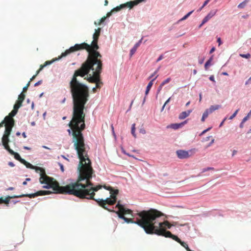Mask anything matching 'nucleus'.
Here are the masks:
<instances>
[{
    "label": "nucleus",
    "mask_w": 251,
    "mask_h": 251,
    "mask_svg": "<svg viewBox=\"0 0 251 251\" xmlns=\"http://www.w3.org/2000/svg\"><path fill=\"white\" fill-rule=\"evenodd\" d=\"M102 70L101 59L85 60L80 68L75 71L69 83L70 92L73 102V117L69 123V134L73 137L83 136L82 131L85 128L84 113L85 105L88 100L89 92L88 87L77 79V76L84 77L92 83H96V87L100 89L103 85L100 79Z\"/></svg>",
    "instance_id": "f257e3e1"
},
{
    "label": "nucleus",
    "mask_w": 251,
    "mask_h": 251,
    "mask_svg": "<svg viewBox=\"0 0 251 251\" xmlns=\"http://www.w3.org/2000/svg\"><path fill=\"white\" fill-rule=\"evenodd\" d=\"M72 142L79 159L77 167L78 176L76 181L62 188L64 189L62 194L74 195L79 199L95 201V192L100 189L101 186L99 185L94 187L91 182V179L95 175L86 150L84 137H73Z\"/></svg>",
    "instance_id": "f03ea898"
},
{
    "label": "nucleus",
    "mask_w": 251,
    "mask_h": 251,
    "mask_svg": "<svg viewBox=\"0 0 251 251\" xmlns=\"http://www.w3.org/2000/svg\"><path fill=\"white\" fill-rule=\"evenodd\" d=\"M140 215L142 219L137 223L147 234H155L171 238L172 234L170 231L162 228H158L156 225L157 219L163 216V213L156 209H151L148 211L142 212Z\"/></svg>",
    "instance_id": "7ed1b4c3"
},
{
    "label": "nucleus",
    "mask_w": 251,
    "mask_h": 251,
    "mask_svg": "<svg viewBox=\"0 0 251 251\" xmlns=\"http://www.w3.org/2000/svg\"><path fill=\"white\" fill-rule=\"evenodd\" d=\"M100 30L101 28L100 27L95 29V32L93 35V40L91 44L89 45L85 42L79 44H76L74 46L70 47L68 50H66L65 52L62 53L61 56L65 57L72 52L85 50L88 53L86 60L101 59L102 55L97 50L99 49L98 42Z\"/></svg>",
    "instance_id": "20e7f679"
},
{
    "label": "nucleus",
    "mask_w": 251,
    "mask_h": 251,
    "mask_svg": "<svg viewBox=\"0 0 251 251\" xmlns=\"http://www.w3.org/2000/svg\"><path fill=\"white\" fill-rule=\"evenodd\" d=\"M33 169H35L37 173H40V182L45 184L43 187L45 188H52L56 193L62 194L64 186H60L59 183L52 177H49L46 174L45 170L41 167L34 166Z\"/></svg>",
    "instance_id": "39448f33"
},
{
    "label": "nucleus",
    "mask_w": 251,
    "mask_h": 251,
    "mask_svg": "<svg viewBox=\"0 0 251 251\" xmlns=\"http://www.w3.org/2000/svg\"><path fill=\"white\" fill-rule=\"evenodd\" d=\"M116 208H118V210L115 212V213L118 215V217L120 218L123 219L127 223H135L138 225H139L137 222L140 221V220L142 219V217L140 215V214L144 211H146V210H143L137 213V215L139 216V217L137 218L136 221L134 222L133 221L132 218H127L125 217V215L128 214L131 215L133 217V216L132 214V211L129 209L125 208L124 205L121 204L120 201H118L117 204L116 205ZM147 211H148V210Z\"/></svg>",
    "instance_id": "423d86ee"
},
{
    "label": "nucleus",
    "mask_w": 251,
    "mask_h": 251,
    "mask_svg": "<svg viewBox=\"0 0 251 251\" xmlns=\"http://www.w3.org/2000/svg\"><path fill=\"white\" fill-rule=\"evenodd\" d=\"M119 193V190H116L114 193H111L110 198H107L105 200L98 199L95 200V201L98 203L99 206L102 207L104 209L108 210L110 212H116L115 210H111L107 208L106 204L112 205L114 204L117 201V196Z\"/></svg>",
    "instance_id": "0eeeda50"
},
{
    "label": "nucleus",
    "mask_w": 251,
    "mask_h": 251,
    "mask_svg": "<svg viewBox=\"0 0 251 251\" xmlns=\"http://www.w3.org/2000/svg\"><path fill=\"white\" fill-rule=\"evenodd\" d=\"M51 193V192L50 191H47V190H40L39 191L35 193L31 194H25V195H22L20 196H14L12 197H7L6 198L4 199L3 203H5L6 204H8L10 199L12 198H22L24 197H27L30 198H35L36 197L39 196H43L46 195H49Z\"/></svg>",
    "instance_id": "6e6552de"
},
{
    "label": "nucleus",
    "mask_w": 251,
    "mask_h": 251,
    "mask_svg": "<svg viewBox=\"0 0 251 251\" xmlns=\"http://www.w3.org/2000/svg\"><path fill=\"white\" fill-rule=\"evenodd\" d=\"M196 149H193L188 151L179 150L176 151L177 156L179 159H186L190 157L195 153Z\"/></svg>",
    "instance_id": "1a4fd4ad"
},
{
    "label": "nucleus",
    "mask_w": 251,
    "mask_h": 251,
    "mask_svg": "<svg viewBox=\"0 0 251 251\" xmlns=\"http://www.w3.org/2000/svg\"><path fill=\"white\" fill-rule=\"evenodd\" d=\"M219 105H211L209 108L206 109L204 112L203 113L201 121L203 122L205 120L208 116L209 114L212 113L214 111L219 109Z\"/></svg>",
    "instance_id": "9d476101"
},
{
    "label": "nucleus",
    "mask_w": 251,
    "mask_h": 251,
    "mask_svg": "<svg viewBox=\"0 0 251 251\" xmlns=\"http://www.w3.org/2000/svg\"><path fill=\"white\" fill-rule=\"evenodd\" d=\"M156 224H157V226L158 228H162L163 229L171 228L172 226H175L176 224H171L168 221H165L164 222H158V220H157V223Z\"/></svg>",
    "instance_id": "9b49d317"
},
{
    "label": "nucleus",
    "mask_w": 251,
    "mask_h": 251,
    "mask_svg": "<svg viewBox=\"0 0 251 251\" xmlns=\"http://www.w3.org/2000/svg\"><path fill=\"white\" fill-rule=\"evenodd\" d=\"M14 126V123H9L8 122L5 121V129L4 135H6V136H9L12 131V127Z\"/></svg>",
    "instance_id": "f8f14e48"
},
{
    "label": "nucleus",
    "mask_w": 251,
    "mask_h": 251,
    "mask_svg": "<svg viewBox=\"0 0 251 251\" xmlns=\"http://www.w3.org/2000/svg\"><path fill=\"white\" fill-rule=\"evenodd\" d=\"M18 111L13 109L12 111L9 114V115L5 117V121L9 123H14V120L13 119V117L16 115Z\"/></svg>",
    "instance_id": "ddd939ff"
},
{
    "label": "nucleus",
    "mask_w": 251,
    "mask_h": 251,
    "mask_svg": "<svg viewBox=\"0 0 251 251\" xmlns=\"http://www.w3.org/2000/svg\"><path fill=\"white\" fill-rule=\"evenodd\" d=\"M192 110H188L186 111L182 112L179 115L178 118L180 120H183L189 116V115L190 114V113L192 112Z\"/></svg>",
    "instance_id": "4468645a"
},
{
    "label": "nucleus",
    "mask_w": 251,
    "mask_h": 251,
    "mask_svg": "<svg viewBox=\"0 0 251 251\" xmlns=\"http://www.w3.org/2000/svg\"><path fill=\"white\" fill-rule=\"evenodd\" d=\"M141 42V40H140L138 43L135 44L134 47L130 50V56H132L136 52L137 48L140 46Z\"/></svg>",
    "instance_id": "2eb2a0df"
},
{
    "label": "nucleus",
    "mask_w": 251,
    "mask_h": 251,
    "mask_svg": "<svg viewBox=\"0 0 251 251\" xmlns=\"http://www.w3.org/2000/svg\"><path fill=\"white\" fill-rule=\"evenodd\" d=\"M11 155H13L14 156V158L20 161L21 163L22 162V161H24V159L22 158L20 156V154L15 151H13V153H10Z\"/></svg>",
    "instance_id": "dca6fc26"
},
{
    "label": "nucleus",
    "mask_w": 251,
    "mask_h": 251,
    "mask_svg": "<svg viewBox=\"0 0 251 251\" xmlns=\"http://www.w3.org/2000/svg\"><path fill=\"white\" fill-rule=\"evenodd\" d=\"M107 17H107V15L106 16H103L98 22L95 21L94 22V24L96 25H100L102 23H103L105 21L106 18H107Z\"/></svg>",
    "instance_id": "f3484780"
},
{
    "label": "nucleus",
    "mask_w": 251,
    "mask_h": 251,
    "mask_svg": "<svg viewBox=\"0 0 251 251\" xmlns=\"http://www.w3.org/2000/svg\"><path fill=\"white\" fill-rule=\"evenodd\" d=\"M158 75H156V76H155L154 78H153L150 82L149 83H148L147 86V89H151V88L152 85H153V81L157 78V77H158Z\"/></svg>",
    "instance_id": "a211bd4d"
},
{
    "label": "nucleus",
    "mask_w": 251,
    "mask_h": 251,
    "mask_svg": "<svg viewBox=\"0 0 251 251\" xmlns=\"http://www.w3.org/2000/svg\"><path fill=\"white\" fill-rule=\"evenodd\" d=\"M23 161H22V162L21 163H22L24 165H25L27 168H30V169H32L34 168V166H33L30 163H29L27 162V161H26L25 159H24Z\"/></svg>",
    "instance_id": "6ab92c4d"
},
{
    "label": "nucleus",
    "mask_w": 251,
    "mask_h": 251,
    "mask_svg": "<svg viewBox=\"0 0 251 251\" xmlns=\"http://www.w3.org/2000/svg\"><path fill=\"white\" fill-rule=\"evenodd\" d=\"M62 55V54H61V55L60 56H59V57L58 58H56L55 59L52 60V61H46L45 63L43 64V65H41V66H44V68L45 67H46L47 65H50L52 63V62H53L55 60H58V59L61 58L62 57L61 56Z\"/></svg>",
    "instance_id": "aec40b11"
},
{
    "label": "nucleus",
    "mask_w": 251,
    "mask_h": 251,
    "mask_svg": "<svg viewBox=\"0 0 251 251\" xmlns=\"http://www.w3.org/2000/svg\"><path fill=\"white\" fill-rule=\"evenodd\" d=\"M213 59V57L211 56L205 63L204 65L205 69L206 70L208 69V67L211 65V62Z\"/></svg>",
    "instance_id": "412c9836"
},
{
    "label": "nucleus",
    "mask_w": 251,
    "mask_h": 251,
    "mask_svg": "<svg viewBox=\"0 0 251 251\" xmlns=\"http://www.w3.org/2000/svg\"><path fill=\"white\" fill-rule=\"evenodd\" d=\"M170 127L174 129H177L181 127V126L180 125V123L179 124H171L170 126Z\"/></svg>",
    "instance_id": "4be33fe9"
},
{
    "label": "nucleus",
    "mask_w": 251,
    "mask_h": 251,
    "mask_svg": "<svg viewBox=\"0 0 251 251\" xmlns=\"http://www.w3.org/2000/svg\"><path fill=\"white\" fill-rule=\"evenodd\" d=\"M9 142V136H6V135H3V137L2 138V144H5H5L8 143Z\"/></svg>",
    "instance_id": "5701e85b"
},
{
    "label": "nucleus",
    "mask_w": 251,
    "mask_h": 251,
    "mask_svg": "<svg viewBox=\"0 0 251 251\" xmlns=\"http://www.w3.org/2000/svg\"><path fill=\"white\" fill-rule=\"evenodd\" d=\"M249 0H245L238 5L239 8H243L246 5Z\"/></svg>",
    "instance_id": "b1692460"
},
{
    "label": "nucleus",
    "mask_w": 251,
    "mask_h": 251,
    "mask_svg": "<svg viewBox=\"0 0 251 251\" xmlns=\"http://www.w3.org/2000/svg\"><path fill=\"white\" fill-rule=\"evenodd\" d=\"M2 145L4 146L5 149H6L10 153H13V151L10 148L8 145V143H5Z\"/></svg>",
    "instance_id": "393cba45"
},
{
    "label": "nucleus",
    "mask_w": 251,
    "mask_h": 251,
    "mask_svg": "<svg viewBox=\"0 0 251 251\" xmlns=\"http://www.w3.org/2000/svg\"><path fill=\"white\" fill-rule=\"evenodd\" d=\"M179 244L182 247H183L187 250V251H192V250H191L190 249V248H189L188 245L185 242L181 241Z\"/></svg>",
    "instance_id": "a878e982"
},
{
    "label": "nucleus",
    "mask_w": 251,
    "mask_h": 251,
    "mask_svg": "<svg viewBox=\"0 0 251 251\" xmlns=\"http://www.w3.org/2000/svg\"><path fill=\"white\" fill-rule=\"evenodd\" d=\"M105 188L110 191V195H111V193H114L115 192L116 190H118V189H114L111 186L105 187Z\"/></svg>",
    "instance_id": "bb28decb"
},
{
    "label": "nucleus",
    "mask_w": 251,
    "mask_h": 251,
    "mask_svg": "<svg viewBox=\"0 0 251 251\" xmlns=\"http://www.w3.org/2000/svg\"><path fill=\"white\" fill-rule=\"evenodd\" d=\"M212 16H213V15H211V14L209 13L206 17H205L203 19V20H202L201 25H203L205 23H206Z\"/></svg>",
    "instance_id": "cd10ccee"
},
{
    "label": "nucleus",
    "mask_w": 251,
    "mask_h": 251,
    "mask_svg": "<svg viewBox=\"0 0 251 251\" xmlns=\"http://www.w3.org/2000/svg\"><path fill=\"white\" fill-rule=\"evenodd\" d=\"M131 134L134 137H136V135L135 134V124H133L132 125L131 127Z\"/></svg>",
    "instance_id": "c85d7f7f"
},
{
    "label": "nucleus",
    "mask_w": 251,
    "mask_h": 251,
    "mask_svg": "<svg viewBox=\"0 0 251 251\" xmlns=\"http://www.w3.org/2000/svg\"><path fill=\"white\" fill-rule=\"evenodd\" d=\"M171 238L173 239V240H175L178 243H180L182 241L177 236L175 235L174 234H172Z\"/></svg>",
    "instance_id": "c756f323"
},
{
    "label": "nucleus",
    "mask_w": 251,
    "mask_h": 251,
    "mask_svg": "<svg viewBox=\"0 0 251 251\" xmlns=\"http://www.w3.org/2000/svg\"><path fill=\"white\" fill-rule=\"evenodd\" d=\"M25 99V95L24 94V92H22L18 97V100H21L22 102Z\"/></svg>",
    "instance_id": "7c9ffc66"
},
{
    "label": "nucleus",
    "mask_w": 251,
    "mask_h": 251,
    "mask_svg": "<svg viewBox=\"0 0 251 251\" xmlns=\"http://www.w3.org/2000/svg\"><path fill=\"white\" fill-rule=\"evenodd\" d=\"M194 12V10H192L190 12H189L188 13H187L186 15H185L183 17H182L180 21H184L188 18L189 16Z\"/></svg>",
    "instance_id": "2f4dec72"
},
{
    "label": "nucleus",
    "mask_w": 251,
    "mask_h": 251,
    "mask_svg": "<svg viewBox=\"0 0 251 251\" xmlns=\"http://www.w3.org/2000/svg\"><path fill=\"white\" fill-rule=\"evenodd\" d=\"M210 1V0H206L204 2V3H203V5H202V6H201V8H199V9L198 10V11H201L202 10V8H203L205 6H206Z\"/></svg>",
    "instance_id": "473e14b6"
},
{
    "label": "nucleus",
    "mask_w": 251,
    "mask_h": 251,
    "mask_svg": "<svg viewBox=\"0 0 251 251\" xmlns=\"http://www.w3.org/2000/svg\"><path fill=\"white\" fill-rule=\"evenodd\" d=\"M251 116V110L248 113V115L243 118V122H245L246 121H247L250 117Z\"/></svg>",
    "instance_id": "72a5a7b5"
},
{
    "label": "nucleus",
    "mask_w": 251,
    "mask_h": 251,
    "mask_svg": "<svg viewBox=\"0 0 251 251\" xmlns=\"http://www.w3.org/2000/svg\"><path fill=\"white\" fill-rule=\"evenodd\" d=\"M159 71V69H158L157 70H156L152 74H151L148 78V79L150 80L151 78H152L157 73V72Z\"/></svg>",
    "instance_id": "f704fd0d"
},
{
    "label": "nucleus",
    "mask_w": 251,
    "mask_h": 251,
    "mask_svg": "<svg viewBox=\"0 0 251 251\" xmlns=\"http://www.w3.org/2000/svg\"><path fill=\"white\" fill-rule=\"evenodd\" d=\"M240 56L242 57L245 58H249L251 57V54L250 53L247 54H240Z\"/></svg>",
    "instance_id": "c9c22d12"
},
{
    "label": "nucleus",
    "mask_w": 251,
    "mask_h": 251,
    "mask_svg": "<svg viewBox=\"0 0 251 251\" xmlns=\"http://www.w3.org/2000/svg\"><path fill=\"white\" fill-rule=\"evenodd\" d=\"M171 79L170 77L167 78L166 79L164 80L162 83V85H164L165 84L169 83L171 81Z\"/></svg>",
    "instance_id": "e433bc0d"
},
{
    "label": "nucleus",
    "mask_w": 251,
    "mask_h": 251,
    "mask_svg": "<svg viewBox=\"0 0 251 251\" xmlns=\"http://www.w3.org/2000/svg\"><path fill=\"white\" fill-rule=\"evenodd\" d=\"M239 109H237L236 110L235 112L229 118V119L230 120H231L233 118H234L236 115H237V113L238 112Z\"/></svg>",
    "instance_id": "4c0bfd02"
},
{
    "label": "nucleus",
    "mask_w": 251,
    "mask_h": 251,
    "mask_svg": "<svg viewBox=\"0 0 251 251\" xmlns=\"http://www.w3.org/2000/svg\"><path fill=\"white\" fill-rule=\"evenodd\" d=\"M29 85H30V81H29L27 83V84H26V85L23 88V92H25L27 91Z\"/></svg>",
    "instance_id": "58836bf2"
},
{
    "label": "nucleus",
    "mask_w": 251,
    "mask_h": 251,
    "mask_svg": "<svg viewBox=\"0 0 251 251\" xmlns=\"http://www.w3.org/2000/svg\"><path fill=\"white\" fill-rule=\"evenodd\" d=\"M44 68V66H41L40 65V68L36 72V73L35 75H36V76L39 74V73H40V72L43 70V69Z\"/></svg>",
    "instance_id": "ea45409f"
},
{
    "label": "nucleus",
    "mask_w": 251,
    "mask_h": 251,
    "mask_svg": "<svg viewBox=\"0 0 251 251\" xmlns=\"http://www.w3.org/2000/svg\"><path fill=\"white\" fill-rule=\"evenodd\" d=\"M21 106H19V105L17 104H15L14 105V108H13V109L14 110H16L17 111H18V109Z\"/></svg>",
    "instance_id": "a19ab883"
},
{
    "label": "nucleus",
    "mask_w": 251,
    "mask_h": 251,
    "mask_svg": "<svg viewBox=\"0 0 251 251\" xmlns=\"http://www.w3.org/2000/svg\"><path fill=\"white\" fill-rule=\"evenodd\" d=\"M140 133L145 134L146 133V130L144 128H141L139 130Z\"/></svg>",
    "instance_id": "79ce46f5"
},
{
    "label": "nucleus",
    "mask_w": 251,
    "mask_h": 251,
    "mask_svg": "<svg viewBox=\"0 0 251 251\" xmlns=\"http://www.w3.org/2000/svg\"><path fill=\"white\" fill-rule=\"evenodd\" d=\"M213 170V168H210V167H208L207 168L203 169L202 170V172H205V171H208V170Z\"/></svg>",
    "instance_id": "37998d69"
},
{
    "label": "nucleus",
    "mask_w": 251,
    "mask_h": 251,
    "mask_svg": "<svg viewBox=\"0 0 251 251\" xmlns=\"http://www.w3.org/2000/svg\"><path fill=\"white\" fill-rule=\"evenodd\" d=\"M22 101L21 100H17L16 104L19 105V106H21L22 104Z\"/></svg>",
    "instance_id": "c03bdc74"
},
{
    "label": "nucleus",
    "mask_w": 251,
    "mask_h": 251,
    "mask_svg": "<svg viewBox=\"0 0 251 251\" xmlns=\"http://www.w3.org/2000/svg\"><path fill=\"white\" fill-rule=\"evenodd\" d=\"M42 80L38 81V82H37L36 83H35L34 86H37L40 85L42 83Z\"/></svg>",
    "instance_id": "a18cd8bd"
},
{
    "label": "nucleus",
    "mask_w": 251,
    "mask_h": 251,
    "mask_svg": "<svg viewBox=\"0 0 251 251\" xmlns=\"http://www.w3.org/2000/svg\"><path fill=\"white\" fill-rule=\"evenodd\" d=\"M163 55H160L159 57L158 58V59L156 60V62H159V61L161 60L163 58Z\"/></svg>",
    "instance_id": "49530a36"
},
{
    "label": "nucleus",
    "mask_w": 251,
    "mask_h": 251,
    "mask_svg": "<svg viewBox=\"0 0 251 251\" xmlns=\"http://www.w3.org/2000/svg\"><path fill=\"white\" fill-rule=\"evenodd\" d=\"M164 85H162V84L161 83L160 85H159V86L158 87V93L160 92V91L161 90L163 86Z\"/></svg>",
    "instance_id": "de8ad7c7"
},
{
    "label": "nucleus",
    "mask_w": 251,
    "mask_h": 251,
    "mask_svg": "<svg viewBox=\"0 0 251 251\" xmlns=\"http://www.w3.org/2000/svg\"><path fill=\"white\" fill-rule=\"evenodd\" d=\"M211 128L209 127V128H208L207 129H205V130H204L201 134V135L204 134L205 132H206L207 131H208Z\"/></svg>",
    "instance_id": "09e8293b"
},
{
    "label": "nucleus",
    "mask_w": 251,
    "mask_h": 251,
    "mask_svg": "<svg viewBox=\"0 0 251 251\" xmlns=\"http://www.w3.org/2000/svg\"><path fill=\"white\" fill-rule=\"evenodd\" d=\"M4 124H5V119H4L3 121H2L0 123V128L1 127H2V126H3V125H4Z\"/></svg>",
    "instance_id": "8fccbe9b"
},
{
    "label": "nucleus",
    "mask_w": 251,
    "mask_h": 251,
    "mask_svg": "<svg viewBox=\"0 0 251 251\" xmlns=\"http://www.w3.org/2000/svg\"><path fill=\"white\" fill-rule=\"evenodd\" d=\"M251 83V76L249 78V79L246 82V85Z\"/></svg>",
    "instance_id": "3c124183"
},
{
    "label": "nucleus",
    "mask_w": 251,
    "mask_h": 251,
    "mask_svg": "<svg viewBox=\"0 0 251 251\" xmlns=\"http://www.w3.org/2000/svg\"><path fill=\"white\" fill-rule=\"evenodd\" d=\"M59 166H60V169L61 170V171L62 172H64V167H63V165L61 164V163H59Z\"/></svg>",
    "instance_id": "603ef678"
},
{
    "label": "nucleus",
    "mask_w": 251,
    "mask_h": 251,
    "mask_svg": "<svg viewBox=\"0 0 251 251\" xmlns=\"http://www.w3.org/2000/svg\"><path fill=\"white\" fill-rule=\"evenodd\" d=\"M8 165H9L10 167H13L15 166L13 162H8Z\"/></svg>",
    "instance_id": "864d4df0"
},
{
    "label": "nucleus",
    "mask_w": 251,
    "mask_h": 251,
    "mask_svg": "<svg viewBox=\"0 0 251 251\" xmlns=\"http://www.w3.org/2000/svg\"><path fill=\"white\" fill-rule=\"evenodd\" d=\"M187 123V121L185 120L184 122L180 123V125L181 126V127L183 126L185 124H186Z\"/></svg>",
    "instance_id": "5fc2aeb1"
},
{
    "label": "nucleus",
    "mask_w": 251,
    "mask_h": 251,
    "mask_svg": "<svg viewBox=\"0 0 251 251\" xmlns=\"http://www.w3.org/2000/svg\"><path fill=\"white\" fill-rule=\"evenodd\" d=\"M171 100V98H169L166 101V102H165L164 104V106H165V105L170 101Z\"/></svg>",
    "instance_id": "6e6d98bb"
},
{
    "label": "nucleus",
    "mask_w": 251,
    "mask_h": 251,
    "mask_svg": "<svg viewBox=\"0 0 251 251\" xmlns=\"http://www.w3.org/2000/svg\"><path fill=\"white\" fill-rule=\"evenodd\" d=\"M209 79L212 81H214V76L213 75H211L209 77Z\"/></svg>",
    "instance_id": "4d7b16f0"
},
{
    "label": "nucleus",
    "mask_w": 251,
    "mask_h": 251,
    "mask_svg": "<svg viewBox=\"0 0 251 251\" xmlns=\"http://www.w3.org/2000/svg\"><path fill=\"white\" fill-rule=\"evenodd\" d=\"M215 50V47H213L212 48V49H211L210 51V53H212L213 52H214V51Z\"/></svg>",
    "instance_id": "13d9d810"
},
{
    "label": "nucleus",
    "mask_w": 251,
    "mask_h": 251,
    "mask_svg": "<svg viewBox=\"0 0 251 251\" xmlns=\"http://www.w3.org/2000/svg\"><path fill=\"white\" fill-rule=\"evenodd\" d=\"M150 90V89H148L146 88V91H145V95H146V96L148 95V94L149 93Z\"/></svg>",
    "instance_id": "bf43d9fd"
},
{
    "label": "nucleus",
    "mask_w": 251,
    "mask_h": 251,
    "mask_svg": "<svg viewBox=\"0 0 251 251\" xmlns=\"http://www.w3.org/2000/svg\"><path fill=\"white\" fill-rule=\"evenodd\" d=\"M245 122H243V119L242 120V122L241 123L240 125V127L241 128H242L243 127V124Z\"/></svg>",
    "instance_id": "052dcab7"
},
{
    "label": "nucleus",
    "mask_w": 251,
    "mask_h": 251,
    "mask_svg": "<svg viewBox=\"0 0 251 251\" xmlns=\"http://www.w3.org/2000/svg\"><path fill=\"white\" fill-rule=\"evenodd\" d=\"M36 77V75H34L30 79V82L32 81L35 77Z\"/></svg>",
    "instance_id": "680f3d73"
},
{
    "label": "nucleus",
    "mask_w": 251,
    "mask_h": 251,
    "mask_svg": "<svg viewBox=\"0 0 251 251\" xmlns=\"http://www.w3.org/2000/svg\"><path fill=\"white\" fill-rule=\"evenodd\" d=\"M24 149H25V150H31L30 148L26 147V146H24Z\"/></svg>",
    "instance_id": "e2e57ef3"
},
{
    "label": "nucleus",
    "mask_w": 251,
    "mask_h": 251,
    "mask_svg": "<svg viewBox=\"0 0 251 251\" xmlns=\"http://www.w3.org/2000/svg\"><path fill=\"white\" fill-rule=\"evenodd\" d=\"M97 88L95 87H94L93 89H92V91L93 93H95L97 91Z\"/></svg>",
    "instance_id": "0e129e2a"
},
{
    "label": "nucleus",
    "mask_w": 251,
    "mask_h": 251,
    "mask_svg": "<svg viewBox=\"0 0 251 251\" xmlns=\"http://www.w3.org/2000/svg\"><path fill=\"white\" fill-rule=\"evenodd\" d=\"M4 199L2 198H0V203H3Z\"/></svg>",
    "instance_id": "69168bd1"
},
{
    "label": "nucleus",
    "mask_w": 251,
    "mask_h": 251,
    "mask_svg": "<svg viewBox=\"0 0 251 251\" xmlns=\"http://www.w3.org/2000/svg\"><path fill=\"white\" fill-rule=\"evenodd\" d=\"M22 136L25 138L26 137V135L25 133V132L22 133Z\"/></svg>",
    "instance_id": "338daca9"
},
{
    "label": "nucleus",
    "mask_w": 251,
    "mask_h": 251,
    "mask_svg": "<svg viewBox=\"0 0 251 251\" xmlns=\"http://www.w3.org/2000/svg\"><path fill=\"white\" fill-rule=\"evenodd\" d=\"M108 3V0H105L104 1V5H105V6L107 5Z\"/></svg>",
    "instance_id": "774afa93"
}]
</instances>
